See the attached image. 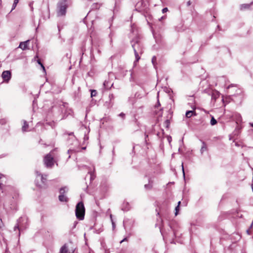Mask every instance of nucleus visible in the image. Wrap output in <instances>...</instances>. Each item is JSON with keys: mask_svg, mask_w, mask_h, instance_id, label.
<instances>
[{"mask_svg": "<svg viewBox=\"0 0 253 253\" xmlns=\"http://www.w3.org/2000/svg\"><path fill=\"white\" fill-rule=\"evenodd\" d=\"M140 40L139 36H137L133 39L131 42V46L135 57V61L134 62V64L140 59L139 54H141L143 53L142 44Z\"/></svg>", "mask_w": 253, "mask_h": 253, "instance_id": "nucleus-1", "label": "nucleus"}, {"mask_svg": "<svg viewBox=\"0 0 253 253\" xmlns=\"http://www.w3.org/2000/svg\"><path fill=\"white\" fill-rule=\"evenodd\" d=\"M36 184L41 188H46L47 174H42L40 171L36 170Z\"/></svg>", "mask_w": 253, "mask_h": 253, "instance_id": "nucleus-2", "label": "nucleus"}, {"mask_svg": "<svg viewBox=\"0 0 253 253\" xmlns=\"http://www.w3.org/2000/svg\"><path fill=\"white\" fill-rule=\"evenodd\" d=\"M76 216L80 220H83L84 218L85 214V208L82 202L77 204L75 210Z\"/></svg>", "mask_w": 253, "mask_h": 253, "instance_id": "nucleus-3", "label": "nucleus"}, {"mask_svg": "<svg viewBox=\"0 0 253 253\" xmlns=\"http://www.w3.org/2000/svg\"><path fill=\"white\" fill-rule=\"evenodd\" d=\"M67 4L66 0H62L57 4V15L58 16H65L66 13Z\"/></svg>", "mask_w": 253, "mask_h": 253, "instance_id": "nucleus-4", "label": "nucleus"}, {"mask_svg": "<svg viewBox=\"0 0 253 253\" xmlns=\"http://www.w3.org/2000/svg\"><path fill=\"white\" fill-rule=\"evenodd\" d=\"M44 163L48 168H51L54 165L53 156L52 152L47 154L44 158Z\"/></svg>", "mask_w": 253, "mask_h": 253, "instance_id": "nucleus-5", "label": "nucleus"}, {"mask_svg": "<svg viewBox=\"0 0 253 253\" xmlns=\"http://www.w3.org/2000/svg\"><path fill=\"white\" fill-rule=\"evenodd\" d=\"M2 78L4 81L8 82L11 77V74L9 71H4L2 73Z\"/></svg>", "mask_w": 253, "mask_h": 253, "instance_id": "nucleus-6", "label": "nucleus"}, {"mask_svg": "<svg viewBox=\"0 0 253 253\" xmlns=\"http://www.w3.org/2000/svg\"><path fill=\"white\" fill-rule=\"evenodd\" d=\"M88 174H89V175H86L85 176V179H86L87 177H89L90 181L91 182V181L93 180L94 179L95 177V175L94 174V171H89L88 172Z\"/></svg>", "mask_w": 253, "mask_h": 253, "instance_id": "nucleus-7", "label": "nucleus"}, {"mask_svg": "<svg viewBox=\"0 0 253 253\" xmlns=\"http://www.w3.org/2000/svg\"><path fill=\"white\" fill-rule=\"evenodd\" d=\"M29 42V41L28 40L24 42H21L19 44V47L21 48L23 50H25L27 48L28 43Z\"/></svg>", "mask_w": 253, "mask_h": 253, "instance_id": "nucleus-8", "label": "nucleus"}, {"mask_svg": "<svg viewBox=\"0 0 253 253\" xmlns=\"http://www.w3.org/2000/svg\"><path fill=\"white\" fill-rule=\"evenodd\" d=\"M22 219V217L19 218V219L17 220V224L16 225H15L14 227V230L15 231L17 229H18L19 231V232H20L21 230L22 229L21 225L20 224L21 220Z\"/></svg>", "mask_w": 253, "mask_h": 253, "instance_id": "nucleus-9", "label": "nucleus"}, {"mask_svg": "<svg viewBox=\"0 0 253 253\" xmlns=\"http://www.w3.org/2000/svg\"><path fill=\"white\" fill-rule=\"evenodd\" d=\"M196 113L194 111H187L186 112L185 116L187 118H189L192 116H196Z\"/></svg>", "mask_w": 253, "mask_h": 253, "instance_id": "nucleus-10", "label": "nucleus"}, {"mask_svg": "<svg viewBox=\"0 0 253 253\" xmlns=\"http://www.w3.org/2000/svg\"><path fill=\"white\" fill-rule=\"evenodd\" d=\"M153 181L151 179H149V183L144 185V188L146 190H150L152 188Z\"/></svg>", "mask_w": 253, "mask_h": 253, "instance_id": "nucleus-11", "label": "nucleus"}, {"mask_svg": "<svg viewBox=\"0 0 253 253\" xmlns=\"http://www.w3.org/2000/svg\"><path fill=\"white\" fill-rule=\"evenodd\" d=\"M103 85L106 89H109L113 85V83L111 84L109 81H105L103 83Z\"/></svg>", "mask_w": 253, "mask_h": 253, "instance_id": "nucleus-12", "label": "nucleus"}, {"mask_svg": "<svg viewBox=\"0 0 253 253\" xmlns=\"http://www.w3.org/2000/svg\"><path fill=\"white\" fill-rule=\"evenodd\" d=\"M68 190L67 187H64L60 188L59 190L60 195H64Z\"/></svg>", "mask_w": 253, "mask_h": 253, "instance_id": "nucleus-13", "label": "nucleus"}, {"mask_svg": "<svg viewBox=\"0 0 253 253\" xmlns=\"http://www.w3.org/2000/svg\"><path fill=\"white\" fill-rule=\"evenodd\" d=\"M202 146L200 150L201 153L202 154L204 151L207 150V147L206 143L204 141H202Z\"/></svg>", "mask_w": 253, "mask_h": 253, "instance_id": "nucleus-14", "label": "nucleus"}, {"mask_svg": "<svg viewBox=\"0 0 253 253\" xmlns=\"http://www.w3.org/2000/svg\"><path fill=\"white\" fill-rule=\"evenodd\" d=\"M24 124L22 126V129L23 132L26 131L27 130V128L29 127V125L27 122L26 121H24Z\"/></svg>", "mask_w": 253, "mask_h": 253, "instance_id": "nucleus-15", "label": "nucleus"}, {"mask_svg": "<svg viewBox=\"0 0 253 253\" xmlns=\"http://www.w3.org/2000/svg\"><path fill=\"white\" fill-rule=\"evenodd\" d=\"M58 198L60 202H67L68 200L67 198L64 195H59Z\"/></svg>", "mask_w": 253, "mask_h": 253, "instance_id": "nucleus-16", "label": "nucleus"}, {"mask_svg": "<svg viewBox=\"0 0 253 253\" xmlns=\"http://www.w3.org/2000/svg\"><path fill=\"white\" fill-rule=\"evenodd\" d=\"M253 2H251L250 4H243L241 5V9L243 10L244 9L249 8L250 6L253 4Z\"/></svg>", "mask_w": 253, "mask_h": 253, "instance_id": "nucleus-17", "label": "nucleus"}, {"mask_svg": "<svg viewBox=\"0 0 253 253\" xmlns=\"http://www.w3.org/2000/svg\"><path fill=\"white\" fill-rule=\"evenodd\" d=\"M68 252V249L65 245L63 246L60 250V253H67Z\"/></svg>", "mask_w": 253, "mask_h": 253, "instance_id": "nucleus-18", "label": "nucleus"}, {"mask_svg": "<svg viewBox=\"0 0 253 253\" xmlns=\"http://www.w3.org/2000/svg\"><path fill=\"white\" fill-rule=\"evenodd\" d=\"M68 104L67 103L62 102V104L60 105V109L62 112L64 111V109L67 107Z\"/></svg>", "mask_w": 253, "mask_h": 253, "instance_id": "nucleus-19", "label": "nucleus"}, {"mask_svg": "<svg viewBox=\"0 0 253 253\" xmlns=\"http://www.w3.org/2000/svg\"><path fill=\"white\" fill-rule=\"evenodd\" d=\"M210 123H211V126H214L215 125V124H216L217 123V121L216 120L214 119V118L213 117H211V122H210Z\"/></svg>", "mask_w": 253, "mask_h": 253, "instance_id": "nucleus-20", "label": "nucleus"}, {"mask_svg": "<svg viewBox=\"0 0 253 253\" xmlns=\"http://www.w3.org/2000/svg\"><path fill=\"white\" fill-rule=\"evenodd\" d=\"M97 92L96 90H91V97H93L95 96L97 94Z\"/></svg>", "mask_w": 253, "mask_h": 253, "instance_id": "nucleus-21", "label": "nucleus"}, {"mask_svg": "<svg viewBox=\"0 0 253 253\" xmlns=\"http://www.w3.org/2000/svg\"><path fill=\"white\" fill-rule=\"evenodd\" d=\"M18 1L19 0H14V2L13 3V5H12V9L11 10H13L14 9H15V8L16 7V5H17V4L18 3Z\"/></svg>", "mask_w": 253, "mask_h": 253, "instance_id": "nucleus-22", "label": "nucleus"}, {"mask_svg": "<svg viewBox=\"0 0 253 253\" xmlns=\"http://www.w3.org/2000/svg\"><path fill=\"white\" fill-rule=\"evenodd\" d=\"M156 59H157V58L155 56H154L152 58V63L154 66H155Z\"/></svg>", "mask_w": 253, "mask_h": 253, "instance_id": "nucleus-23", "label": "nucleus"}, {"mask_svg": "<svg viewBox=\"0 0 253 253\" xmlns=\"http://www.w3.org/2000/svg\"><path fill=\"white\" fill-rule=\"evenodd\" d=\"M88 139V136L86 134H84V144L85 143V142L87 141Z\"/></svg>", "mask_w": 253, "mask_h": 253, "instance_id": "nucleus-24", "label": "nucleus"}, {"mask_svg": "<svg viewBox=\"0 0 253 253\" xmlns=\"http://www.w3.org/2000/svg\"><path fill=\"white\" fill-rule=\"evenodd\" d=\"M179 210V206H177L175 208V215H177Z\"/></svg>", "mask_w": 253, "mask_h": 253, "instance_id": "nucleus-25", "label": "nucleus"}, {"mask_svg": "<svg viewBox=\"0 0 253 253\" xmlns=\"http://www.w3.org/2000/svg\"><path fill=\"white\" fill-rule=\"evenodd\" d=\"M38 63L40 65H41V67H42V68L43 71L44 72H45V68H44V67L43 66V64L41 63V62L40 61V60H38Z\"/></svg>", "mask_w": 253, "mask_h": 253, "instance_id": "nucleus-26", "label": "nucleus"}, {"mask_svg": "<svg viewBox=\"0 0 253 253\" xmlns=\"http://www.w3.org/2000/svg\"><path fill=\"white\" fill-rule=\"evenodd\" d=\"M109 98L110 99V100L111 101L112 100L114 99V96L113 94H111L109 95Z\"/></svg>", "mask_w": 253, "mask_h": 253, "instance_id": "nucleus-27", "label": "nucleus"}, {"mask_svg": "<svg viewBox=\"0 0 253 253\" xmlns=\"http://www.w3.org/2000/svg\"><path fill=\"white\" fill-rule=\"evenodd\" d=\"M129 209V207H122V210L124 211H128Z\"/></svg>", "mask_w": 253, "mask_h": 253, "instance_id": "nucleus-28", "label": "nucleus"}, {"mask_svg": "<svg viewBox=\"0 0 253 253\" xmlns=\"http://www.w3.org/2000/svg\"><path fill=\"white\" fill-rule=\"evenodd\" d=\"M168 11V8H167V7H165V8H164L162 9V12H163V13H165V12H167Z\"/></svg>", "mask_w": 253, "mask_h": 253, "instance_id": "nucleus-29", "label": "nucleus"}, {"mask_svg": "<svg viewBox=\"0 0 253 253\" xmlns=\"http://www.w3.org/2000/svg\"><path fill=\"white\" fill-rule=\"evenodd\" d=\"M110 217H111V218H112L111 214L110 215ZM111 221H112L113 228H114L115 227V224L114 222L113 221L112 219H111Z\"/></svg>", "mask_w": 253, "mask_h": 253, "instance_id": "nucleus-30", "label": "nucleus"}, {"mask_svg": "<svg viewBox=\"0 0 253 253\" xmlns=\"http://www.w3.org/2000/svg\"><path fill=\"white\" fill-rule=\"evenodd\" d=\"M169 123H170V122H169V120H167L165 121V124L167 125V127H168V126L169 124Z\"/></svg>", "mask_w": 253, "mask_h": 253, "instance_id": "nucleus-31", "label": "nucleus"}, {"mask_svg": "<svg viewBox=\"0 0 253 253\" xmlns=\"http://www.w3.org/2000/svg\"><path fill=\"white\" fill-rule=\"evenodd\" d=\"M119 116L121 117H122L123 118H124L125 116V114L123 113H120Z\"/></svg>", "mask_w": 253, "mask_h": 253, "instance_id": "nucleus-32", "label": "nucleus"}, {"mask_svg": "<svg viewBox=\"0 0 253 253\" xmlns=\"http://www.w3.org/2000/svg\"><path fill=\"white\" fill-rule=\"evenodd\" d=\"M3 225V224L2 223V219H1V218H0V229L2 227Z\"/></svg>", "mask_w": 253, "mask_h": 253, "instance_id": "nucleus-33", "label": "nucleus"}, {"mask_svg": "<svg viewBox=\"0 0 253 253\" xmlns=\"http://www.w3.org/2000/svg\"><path fill=\"white\" fill-rule=\"evenodd\" d=\"M182 171H183V176L185 177V172H184V167H183V163L182 164Z\"/></svg>", "mask_w": 253, "mask_h": 253, "instance_id": "nucleus-34", "label": "nucleus"}, {"mask_svg": "<svg viewBox=\"0 0 253 253\" xmlns=\"http://www.w3.org/2000/svg\"><path fill=\"white\" fill-rule=\"evenodd\" d=\"M127 238H124L123 240H122L121 242H120V243H122L124 241H127Z\"/></svg>", "mask_w": 253, "mask_h": 253, "instance_id": "nucleus-35", "label": "nucleus"}, {"mask_svg": "<svg viewBox=\"0 0 253 253\" xmlns=\"http://www.w3.org/2000/svg\"><path fill=\"white\" fill-rule=\"evenodd\" d=\"M166 18V16H163L162 17H161L160 19H159V20L160 21H161L163 19H164Z\"/></svg>", "mask_w": 253, "mask_h": 253, "instance_id": "nucleus-36", "label": "nucleus"}, {"mask_svg": "<svg viewBox=\"0 0 253 253\" xmlns=\"http://www.w3.org/2000/svg\"><path fill=\"white\" fill-rule=\"evenodd\" d=\"M109 37H110V38L111 39L110 42H112V33H110V34H109Z\"/></svg>", "mask_w": 253, "mask_h": 253, "instance_id": "nucleus-37", "label": "nucleus"}, {"mask_svg": "<svg viewBox=\"0 0 253 253\" xmlns=\"http://www.w3.org/2000/svg\"><path fill=\"white\" fill-rule=\"evenodd\" d=\"M191 4V2L190 0H189L187 2V6H190Z\"/></svg>", "mask_w": 253, "mask_h": 253, "instance_id": "nucleus-38", "label": "nucleus"}, {"mask_svg": "<svg viewBox=\"0 0 253 253\" xmlns=\"http://www.w3.org/2000/svg\"><path fill=\"white\" fill-rule=\"evenodd\" d=\"M242 93V91H241V90H240V89H238V90H237V94H240V93Z\"/></svg>", "mask_w": 253, "mask_h": 253, "instance_id": "nucleus-39", "label": "nucleus"}, {"mask_svg": "<svg viewBox=\"0 0 253 253\" xmlns=\"http://www.w3.org/2000/svg\"><path fill=\"white\" fill-rule=\"evenodd\" d=\"M78 223V222L77 221H75V223H74V228H75L77 224Z\"/></svg>", "mask_w": 253, "mask_h": 253, "instance_id": "nucleus-40", "label": "nucleus"}, {"mask_svg": "<svg viewBox=\"0 0 253 253\" xmlns=\"http://www.w3.org/2000/svg\"><path fill=\"white\" fill-rule=\"evenodd\" d=\"M109 76H114V75H113V73H109Z\"/></svg>", "mask_w": 253, "mask_h": 253, "instance_id": "nucleus-41", "label": "nucleus"}, {"mask_svg": "<svg viewBox=\"0 0 253 253\" xmlns=\"http://www.w3.org/2000/svg\"><path fill=\"white\" fill-rule=\"evenodd\" d=\"M233 86V85L232 84H231V85H229L228 87H227V89H229L231 87Z\"/></svg>", "mask_w": 253, "mask_h": 253, "instance_id": "nucleus-42", "label": "nucleus"}, {"mask_svg": "<svg viewBox=\"0 0 253 253\" xmlns=\"http://www.w3.org/2000/svg\"><path fill=\"white\" fill-rule=\"evenodd\" d=\"M249 125H250V126H251L252 127H253V123H249Z\"/></svg>", "mask_w": 253, "mask_h": 253, "instance_id": "nucleus-43", "label": "nucleus"}, {"mask_svg": "<svg viewBox=\"0 0 253 253\" xmlns=\"http://www.w3.org/2000/svg\"><path fill=\"white\" fill-rule=\"evenodd\" d=\"M72 151H73V150H69L68 151V154H70V152H72Z\"/></svg>", "mask_w": 253, "mask_h": 253, "instance_id": "nucleus-44", "label": "nucleus"}, {"mask_svg": "<svg viewBox=\"0 0 253 253\" xmlns=\"http://www.w3.org/2000/svg\"><path fill=\"white\" fill-rule=\"evenodd\" d=\"M126 207H127V206H128V207H129V204L128 203H126Z\"/></svg>", "mask_w": 253, "mask_h": 253, "instance_id": "nucleus-45", "label": "nucleus"}, {"mask_svg": "<svg viewBox=\"0 0 253 253\" xmlns=\"http://www.w3.org/2000/svg\"><path fill=\"white\" fill-rule=\"evenodd\" d=\"M171 137H169V138H168V140L170 142V140H171Z\"/></svg>", "mask_w": 253, "mask_h": 253, "instance_id": "nucleus-46", "label": "nucleus"}, {"mask_svg": "<svg viewBox=\"0 0 253 253\" xmlns=\"http://www.w3.org/2000/svg\"><path fill=\"white\" fill-rule=\"evenodd\" d=\"M180 203H181V202H180V201H179V202H178V205H177V206H180Z\"/></svg>", "mask_w": 253, "mask_h": 253, "instance_id": "nucleus-47", "label": "nucleus"}, {"mask_svg": "<svg viewBox=\"0 0 253 253\" xmlns=\"http://www.w3.org/2000/svg\"><path fill=\"white\" fill-rule=\"evenodd\" d=\"M157 106H160V102H159V101L158 102Z\"/></svg>", "mask_w": 253, "mask_h": 253, "instance_id": "nucleus-48", "label": "nucleus"}, {"mask_svg": "<svg viewBox=\"0 0 253 253\" xmlns=\"http://www.w3.org/2000/svg\"><path fill=\"white\" fill-rule=\"evenodd\" d=\"M85 148H86V147H83V149H84H84H85Z\"/></svg>", "mask_w": 253, "mask_h": 253, "instance_id": "nucleus-49", "label": "nucleus"}, {"mask_svg": "<svg viewBox=\"0 0 253 253\" xmlns=\"http://www.w3.org/2000/svg\"><path fill=\"white\" fill-rule=\"evenodd\" d=\"M138 4H139V3H137V4H136V6H137V7H138Z\"/></svg>", "mask_w": 253, "mask_h": 253, "instance_id": "nucleus-50", "label": "nucleus"}, {"mask_svg": "<svg viewBox=\"0 0 253 253\" xmlns=\"http://www.w3.org/2000/svg\"><path fill=\"white\" fill-rule=\"evenodd\" d=\"M73 133V132H72V133H70V134H69V135H72Z\"/></svg>", "mask_w": 253, "mask_h": 253, "instance_id": "nucleus-51", "label": "nucleus"}]
</instances>
